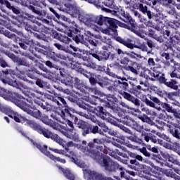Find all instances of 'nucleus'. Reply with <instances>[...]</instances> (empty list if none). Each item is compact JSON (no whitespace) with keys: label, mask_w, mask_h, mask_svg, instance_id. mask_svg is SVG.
<instances>
[{"label":"nucleus","mask_w":180,"mask_h":180,"mask_svg":"<svg viewBox=\"0 0 180 180\" xmlns=\"http://www.w3.org/2000/svg\"><path fill=\"white\" fill-rule=\"evenodd\" d=\"M64 6H65L66 8L61 7L60 11L68 12L69 15L73 18H78L79 20L83 22L88 27L96 29L98 25V26L106 25L108 28L101 29V33L108 34V36H112V37L117 36V25H116L117 20L116 19H105V17L102 15L95 16L85 13L82 11H79V8L76 5L71 4H65Z\"/></svg>","instance_id":"f257e3e1"},{"label":"nucleus","mask_w":180,"mask_h":180,"mask_svg":"<svg viewBox=\"0 0 180 180\" xmlns=\"http://www.w3.org/2000/svg\"><path fill=\"white\" fill-rule=\"evenodd\" d=\"M178 20H173L169 23V27L172 29V34H179L180 30V20L178 17H176Z\"/></svg>","instance_id":"5701e85b"},{"label":"nucleus","mask_w":180,"mask_h":180,"mask_svg":"<svg viewBox=\"0 0 180 180\" xmlns=\"http://www.w3.org/2000/svg\"><path fill=\"white\" fill-rule=\"evenodd\" d=\"M0 53H2L3 54H5V56H7V57H8V58H11L13 61H14L15 59L16 58V55L8 51L0 49Z\"/></svg>","instance_id":"09e8293b"},{"label":"nucleus","mask_w":180,"mask_h":180,"mask_svg":"<svg viewBox=\"0 0 180 180\" xmlns=\"http://www.w3.org/2000/svg\"><path fill=\"white\" fill-rule=\"evenodd\" d=\"M142 112H145L146 115H150V116H157V113L153 110H150V109H148L147 108H141Z\"/></svg>","instance_id":"13d9d810"},{"label":"nucleus","mask_w":180,"mask_h":180,"mask_svg":"<svg viewBox=\"0 0 180 180\" xmlns=\"http://www.w3.org/2000/svg\"><path fill=\"white\" fill-rule=\"evenodd\" d=\"M28 9H30V11H32L33 13H35L36 15H39V16H46V15H47V12L46 11L44 10L40 11L37 8L32 5L28 6Z\"/></svg>","instance_id":"473e14b6"},{"label":"nucleus","mask_w":180,"mask_h":180,"mask_svg":"<svg viewBox=\"0 0 180 180\" xmlns=\"http://www.w3.org/2000/svg\"><path fill=\"white\" fill-rule=\"evenodd\" d=\"M0 4L1 5H6V8L11 11H13V13H15V15H19L20 13V11L18 8L11 6V3L6 0H0Z\"/></svg>","instance_id":"bb28decb"},{"label":"nucleus","mask_w":180,"mask_h":180,"mask_svg":"<svg viewBox=\"0 0 180 180\" xmlns=\"http://www.w3.org/2000/svg\"><path fill=\"white\" fill-rule=\"evenodd\" d=\"M0 112L8 115L9 117L13 119L17 123H20L21 122H23L25 123V121L26 120V118L25 117H22V115H19L18 112H15L12 110V108H11V107L8 105H2L1 103Z\"/></svg>","instance_id":"2eb2a0df"},{"label":"nucleus","mask_w":180,"mask_h":180,"mask_svg":"<svg viewBox=\"0 0 180 180\" xmlns=\"http://www.w3.org/2000/svg\"><path fill=\"white\" fill-rule=\"evenodd\" d=\"M44 124H46L47 126H50V127H52V129H57V126L56 125V122H53L51 119H49V116L47 115H41L39 118Z\"/></svg>","instance_id":"a878e982"},{"label":"nucleus","mask_w":180,"mask_h":180,"mask_svg":"<svg viewBox=\"0 0 180 180\" xmlns=\"http://www.w3.org/2000/svg\"><path fill=\"white\" fill-rule=\"evenodd\" d=\"M67 99L70 101V102H72L73 103H76L77 101L78 100V97L75 94H70V96H68Z\"/></svg>","instance_id":"052dcab7"},{"label":"nucleus","mask_w":180,"mask_h":180,"mask_svg":"<svg viewBox=\"0 0 180 180\" xmlns=\"http://www.w3.org/2000/svg\"><path fill=\"white\" fill-rule=\"evenodd\" d=\"M139 119L145 123H151V119H150V117L146 115H143V116H140Z\"/></svg>","instance_id":"774afa93"},{"label":"nucleus","mask_w":180,"mask_h":180,"mask_svg":"<svg viewBox=\"0 0 180 180\" xmlns=\"http://www.w3.org/2000/svg\"><path fill=\"white\" fill-rule=\"evenodd\" d=\"M0 96L6 101H11L15 105L28 115H30V116H32V117L35 119H40L41 117V112L39 110H32L30 105L26 103V98H23L22 95L18 93H12V91L8 89L0 87Z\"/></svg>","instance_id":"7ed1b4c3"},{"label":"nucleus","mask_w":180,"mask_h":180,"mask_svg":"<svg viewBox=\"0 0 180 180\" xmlns=\"http://www.w3.org/2000/svg\"><path fill=\"white\" fill-rule=\"evenodd\" d=\"M30 141L31 143H32L33 146L37 147V148H38V150L41 151V153L46 155V157H49V158H50V160H52V161H54L55 162H60L61 164H65V162H67V161H65V159H61L60 157H56L54 156V155L50 153V152L47 150V146L44 145L41 146L40 143H37L32 139L30 140Z\"/></svg>","instance_id":"4468645a"},{"label":"nucleus","mask_w":180,"mask_h":180,"mask_svg":"<svg viewBox=\"0 0 180 180\" xmlns=\"http://www.w3.org/2000/svg\"><path fill=\"white\" fill-rule=\"evenodd\" d=\"M86 57H84L83 60L84 62L83 63H79V62H75V61H72V65H75V64H77V65H85L86 67H88L89 68H93V70L96 69V64L92 63L91 61H90L89 60L86 59Z\"/></svg>","instance_id":"b1692460"},{"label":"nucleus","mask_w":180,"mask_h":180,"mask_svg":"<svg viewBox=\"0 0 180 180\" xmlns=\"http://www.w3.org/2000/svg\"><path fill=\"white\" fill-rule=\"evenodd\" d=\"M115 85H117V90L119 92L120 95L124 98V99H126L127 101H129V102H131V103H134L136 106V108H140V103L141 101L139 100V98L131 96V94L123 91H127V89L129 88V84L126 82H120V80L115 81Z\"/></svg>","instance_id":"6e6552de"},{"label":"nucleus","mask_w":180,"mask_h":180,"mask_svg":"<svg viewBox=\"0 0 180 180\" xmlns=\"http://www.w3.org/2000/svg\"><path fill=\"white\" fill-rule=\"evenodd\" d=\"M96 115L103 120H106L108 123L114 124V126H117V124H119V120L112 116L110 113L106 112L102 106H98L96 108Z\"/></svg>","instance_id":"ddd939ff"},{"label":"nucleus","mask_w":180,"mask_h":180,"mask_svg":"<svg viewBox=\"0 0 180 180\" xmlns=\"http://www.w3.org/2000/svg\"><path fill=\"white\" fill-rule=\"evenodd\" d=\"M73 66H74L73 68H78L77 70L78 72H80V74H82L83 75H84L86 78H89V77H91L90 72H88V71L85 70L84 68H79V66L77 64H75V65Z\"/></svg>","instance_id":"ea45409f"},{"label":"nucleus","mask_w":180,"mask_h":180,"mask_svg":"<svg viewBox=\"0 0 180 180\" xmlns=\"http://www.w3.org/2000/svg\"><path fill=\"white\" fill-rule=\"evenodd\" d=\"M99 97L94 95H91L88 97L87 101L91 103V105H96L98 103V101H99Z\"/></svg>","instance_id":"8fccbe9b"},{"label":"nucleus","mask_w":180,"mask_h":180,"mask_svg":"<svg viewBox=\"0 0 180 180\" xmlns=\"http://www.w3.org/2000/svg\"><path fill=\"white\" fill-rule=\"evenodd\" d=\"M25 39H23V42L25 44L26 46L31 50V49H34V41L33 39H31L29 37H24Z\"/></svg>","instance_id":"f704fd0d"},{"label":"nucleus","mask_w":180,"mask_h":180,"mask_svg":"<svg viewBox=\"0 0 180 180\" xmlns=\"http://www.w3.org/2000/svg\"><path fill=\"white\" fill-rule=\"evenodd\" d=\"M116 40L121 44H123V46H125V47H127V49H130V50H133V49H139V50H141V51H143L145 53L148 51V48L147 47V46H137L131 43L132 41L130 39H123L122 37H117Z\"/></svg>","instance_id":"f3484780"},{"label":"nucleus","mask_w":180,"mask_h":180,"mask_svg":"<svg viewBox=\"0 0 180 180\" xmlns=\"http://www.w3.org/2000/svg\"><path fill=\"white\" fill-rule=\"evenodd\" d=\"M79 108H82V109H84V110H86V112H92L94 108H92L89 104H86L85 103H79L78 104Z\"/></svg>","instance_id":"a18cd8bd"},{"label":"nucleus","mask_w":180,"mask_h":180,"mask_svg":"<svg viewBox=\"0 0 180 180\" xmlns=\"http://www.w3.org/2000/svg\"><path fill=\"white\" fill-rule=\"evenodd\" d=\"M89 144H93V145L94 146V150H95V151H99V150H98L99 147L96 146H95V143H92V142L89 143L88 145L86 146V141H82V145H78V146H77V148H78L80 151H82V153H84V151H82V150H81V147H82L83 148H88V147L89 146Z\"/></svg>","instance_id":"4c0bfd02"},{"label":"nucleus","mask_w":180,"mask_h":180,"mask_svg":"<svg viewBox=\"0 0 180 180\" xmlns=\"http://www.w3.org/2000/svg\"><path fill=\"white\" fill-rule=\"evenodd\" d=\"M62 84H64L67 86H71V88H76V89H78L80 91V92H82V94H86V92H91V94H94L95 95H101V92L99 90L94 89H91L88 87L86 85L84 84L81 82L78 77H74L71 75L67 76L65 78L62 79L60 80Z\"/></svg>","instance_id":"39448f33"},{"label":"nucleus","mask_w":180,"mask_h":180,"mask_svg":"<svg viewBox=\"0 0 180 180\" xmlns=\"http://www.w3.org/2000/svg\"><path fill=\"white\" fill-rule=\"evenodd\" d=\"M127 56H128L129 57H130L131 58H132L133 60H139L143 58V57L141 56L140 54L139 53H136L135 52H129L127 53Z\"/></svg>","instance_id":"3c124183"},{"label":"nucleus","mask_w":180,"mask_h":180,"mask_svg":"<svg viewBox=\"0 0 180 180\" xmlns=\"http://www.w3.org/2000/svg\"><path fill=\"white\" fill-rule=\"evenodd\" d=\"M163 174H165L166 176H170V178H172L174 173L172 172V169H164Z\"/></svg>","instance_id":"338daca9"},{"label":"nucleus","mask_w":180,"mask_h":180,"mask_svg":"<svg viewBox=\"0 0 180 180\" xmlns=\"http://www.w3.org/2000/svg\"><path fill=\"white\" fill-rule=\"evenodd\" d=\"M119 15H121L122 17L124 18L122 19L121 18V20H123V22H125L126 23L129 22L131 26H135V22L134 20H133V18L130 15V13L124 11L122 7H119Z\"/></svg>","instance_id":"412c9836"},{"label":"nucleus","mask_w":180,"mask_h":180,"mask_svg":"<svg viewBox=\"0 0 180 180\" xmlns=\"http://www.w3.org/2000/svg\"><path fill=\"white\" fill-rule=\"evenodd\" d=\"M104 102H105L106 108L112 109V110H116V104L115 102H117V98L113 94H109L104 98Z\"/></svg>","instance_id":"6ab92c4d"},{"label":"nucleus","mask_w":180,"mask_h":180,"mask_svg":"<svg viewBox=\"0 0 180 180\" xmlns=\"http://www.w3.org/2000/svg\"><path fill=\"white\" fill-rule=\"evenodd\" d=\"M103 12H107L108 13H111L112 15H114V16H117L118 19H122V17L119 16V7H115V11H110L109 8H106L103 7V5H102V8H100Z\"/></svg>","instance_id":"2f4dec72"},{"label":"nucleus","mask_w":180,"mask_h":180,"mask_svg":"<svg viewBox=\"0 0 180 180\" xmlns=\"http://www.w3.org/2000/svg\"><path fill=\"white\" fill-rule=\"evenodd\" d=\"M143 15H146L148 17V19L151 20L153 19V16H154V13L148 9V8L143 12L142 13Z\"/></svg>","instance_id":"69168bd1"},{"label":"nucleus","mask_w":180,"mask_h":180,"mask_svg":"<svg viewBox=\"0 0 180 180\" xmlns=\"http://www.w3.org/2000/svg\"><path fill=\"white\" fill-rule=\"evenodd\" d=\"M156 12H158L155 15V20L156 23H162V19H164V14H162V12L158 11V9H156Z\"/></svg>","instance_id":"a19ab883"},{"label":"nucleus","mask_w":180,"mask_h":180,"mask_svg":"<svg viewBox=\"0 0 180 180\" xmlns=\"http://www.w3.org/2000/svg\"><path fill=\"white\" fill-rule=\"evenodd\" d=\"M86 2L89 4H93L94 6L97 8V9H101L102 8V0H84Z\"/></svg>","instance_id":"79ce46f5"},{"label":"nucleus","mask_w":180,"mask_h":180,"mask_svg":"<svg viewBox=\"0 0 180 180\" xmlns=\"http://www.w3.org/2000/svg\"><path fill=\"white\" fill-rule=\"evenodd\" d=\"M94 39H98V40H102L103 43H110V39H106V37H102L100 34L92 35Z\"/></svg>","instance_id":"5fc2aeb1"},{"label":"nucleus","mask_w":180,"mask_h":180,"mask_svg":"<svg viewBox=\"0 0 180 180\" xmlns=\"http://www.w3.org/2000/svg\"><path fill=\"white\" fill-rule=\"evenodd\" d=\"M44 73L40 72V71L37 70L35 68H30V69H20L19 67L15 68V75L18 77V78H20V79H22V81H25V82H28V84H34L33 81H30L27 79V77H26V75L29 78H31V79H36V75L34 74H38V75H42L44 78H51V72L47 70V68H44Z\"/></svg>","instance_id":"20e7f679"},{"label":"nucleus","mask_w":180,"mask_h":180,"mask_svg":"<svg viewBox=\"0 0 180 180\" xmlns=\"http://www.w3.org/2000/svg\"><path fill=\"white\" fill-rule=\"evenodd\" d=\"M160 119L167 122V124L160 122V125L156 124V127L159 129V130H162V129H164V126H167L170 134L177 140H180V132L179 130L176 129V126H178V124L174 122V117L171 115H167L165 112H163V114L160 115Z\"/></svg>","instance_id":"423d86ee"},{"label":"nucleus","mask_w":180,"mask_h":180,"mask_svg":"<svg viewBox=\"0 0 180 180\" xmlns=\"http://www.w3.org/2000/svg\"><path fill=\"white\" fill-rule=\"evenodd\" d=\"M113 146H115V147H117L118 148H120L121 150H123L124 151L125 148L124 147L122 146L120 144H124V139L122 138H117L115 139V141H114L112 142Z\"/></svg>","instance_id":"e433bc0d"},{"label":"nucleus","mask_w":180,"mask_h":180,"mask_svg":"<svg viewBox=\"0 0 180 180\" xmlns=\"http://www.w3.org/2000/svg\"><path fill=\"white\" fill-rule=\"evenodd\" d=\"M90 56H92V57L96 58V60H98V61H108L109 57H110V52L108 51H100L98 54L90 53Z\"/></svg>","instance_id":"4be33fe9"},{"label":"nucleus","mask_w":180,"mask_h":180,"mask_svg":"<svg viewBox=\"0 0 180 180\" xmlns=\"http://www.w3.org/2000/svg\"><path fill=\"white\" fill-rule=\"evenodd\" d=\"M150 77H152V79H158L160 84H164L168 88H171V89L178 90V82L175 79H170V81L167 82L165 75L160 71L153 70L150 72Z\"/></svg>","instance_id":"1a4fd4ad"},{"label":"nucleus","mask_w":180,"mask_h":180,"mask_svg":"<svg viewBox=\"0 0 180 180\" xmlns=\"http://www.w3.org/2000/svg\"><path fill=\"white\" fill-rule=\"evenodd\" d=\"M84 176L87 180H103L105 178L102 174L88 169L84 171Z\"/></svg>","instance_id":"a211bd4d"},{"label":"nucleus","mask_w":180,"mask_h":180,"mask_svg":"<svg viewBox=\"0 0 180 180\" xmlns=\"http://www.w3.org/2000/svg\"><path fill=\"white\" fill-rule=\"evenodd\" d=\"M51 139V140H53V141H56V143L58 144H60V146H63V144H64V141L63 139H60L58 134H52Z\"/></svg>","instance_id":"37998d69"},{"label":"nucleus","mask_w":180,"mask_h":180,"mask_svg":"<svg viewBox=\"0 0 180 180\" xmlns=\"http://www.w3.org/2000/svg\"><path fill=\"white\" fill-rule=\"evenodd\" d=\"M96 79V82L100 85V86H103V77L100 75H93Z\"/></svg>","instance_id":"864d4df0"},{"label":"nucleus","mask_w":180,"mask_h":180,"mask_svg":"<svg viewBox=\"0 0 180 180\" xmlns=\"http://www.w3.org/2000/svg\"><path fill=\"white\" fill-rule=\"evenodd\" d=\"M143 15H146L148 17V19L151 20L153 19V16H154V13L148 9V8L143 12L142 13Z\"/></svg>","instance_id":"0e129e2a"},{"label":"nucleus","mask_w":180,"mask_h":180,"mask_svg":"<svg viewBox=\"0 0 180 180\" xmlns=\"http://www.w3.org/2000/svg\"><path fill=\"white\" fill-rule=\"evenodd\" d=\"M120 122L126 126H129V127H131V129H134V130H136L139 133H141V131L144 130V127H143V125H140V124L137 123L136 120L129 116H125L124 118L120 119Z\"/></svg>","instance_id":"dca6fc26"},{"label":"nucleus","mask_w":180,"mask_h":180,"mask_svg":"<svg viewBox=\"0 0 180 180\" xmlns=\"http://www.w3.org/2000/svg\"><path fill=\"white\" fill-rule=\"evenodd\" d=\"M157 136H158V137H160V139L165 140V141H167V143H171V139L165 134L158 133Z\"/></svg>","instance_id":"680f3d73"},{"label":"nucleus","mask_w":180,"mask_h":180,"mask_svg":"<svg viewBox=\"0 0 180 180\" xmlns=\"http://www.w3.org/2000/svg\"><path fill=\"white\" fill-rule=\"evenodd\" d=\"M25 95L27 96L26 98L28 103H36L38 106H40L44 110L49 112L51 109V106L48 102L42 101L40 100V96L43 95V93L39 91L31 90L27 91Z\"/></svg>","instance_id":"0eeeda50"},{"label":"nucleus","mask_w":180,"mask_h":180,"mask_svg":"<svg viewBox=\"0 0 180 180\" xmlns=\"http://www.w3.org/2000/svg\"><path fill=\"white\" fill-rule=\"evenodd\" d=\"M59 72H60V77H59V81H62L64 78L68 77V75H70V73H68V70L62 68V69H59Z\"/></svg>","instance_id":"49530a36"},{"label":"nucleus","mask_w":180,"mask_h":180,"mask_svg":"<svg viewBox=\"0 0 180 180\" xmlns=\"http://www.w3.org/2000/svg\"><path fill=\"white\" fill-rule=\"evenodd\" d=\"M24 123H25V124L27 126H29V127H31V129H33V130H35L38 133H39V130H40V129L41 127L40 125H39L34 121L27 120V118H25V121H24Z\"/></svg>","instance_id":"c85d7f7f"},{"label":"nucleus","mask_w":180,"mask_h":180,"mask_svg":"<svg viewBox=\"0 0 180 180\" xmlns=\"http://www.w3.org/2000/svg\"><path fill=\"white\" fill-rule=\"evenodd\" d=\"M4 77L5 79H1V81L4 84H8V85H11V86H13L14 88H17V89H20V91H23V89H27V86L23 85L20 83H18L16 80H13L9 78L12 76V75L15 74V72L11 69H6L4 71H2Z\"/></svg>","instance_id":"9d476101"},{"label":"nucleus","mask_w":180,"mask_h":180,"mask_svg":"<svg viewBox=\"0 0 180 180\" xmlns=\"http://www.w3.org/2000/svg\"><path fill=\"white\" fill-rule=\"evenodd\" d=\"M137 6L138 9H139L140 12H141L142 13H143L148 8V7L146 4L141 3H139L137 4Z\"/></svg>","instance_id":"bf43d9fd"},{"label":"nucleus","mask_w":180,"mask_h":180,"mask_svg":"<svg viewBox=\"0 0 180 180\" xmlns=\"http://www.w3.org/2000/svg\"><path fill=\"white\" fill-rule=\"evenodd\" d=\"M131 32L136 34L139 37H141V39H144L146 36H144V34L140 30L136 29V22L134 26L131 25V30H129Z\"/></svg>","instance_id":"58836bf2"},{"label":"nucleus","mask_w":180,"mask_h":180,"mask_svg":"<svg viewBox=\"0 0 180 180\" xmlns=\"http://www.w3.org/2000/svg\"><path fill=\"white\" fill-rule=\"evenodd\" d=\"M149 98L152 102L157 103V105H160L163 109H165V110L168 112V113H172L174 112L175 108H173L171 105L167 103H162L158 98L153 96H150Z\"/></svg>","instance_id":"aec40b11"},{"label":"nucleus","mask_w":180,"mask_h":180,"mask_svg":"<svg viewBox=\"0 0 180 180\" xmlns=\"http://www.w3.org/2000/svg\"><path fill=\"white\" fill-rule=\"evenodd\" d=\"M162 156L163 158H165L167 161H169V162H172V164H178V160H176V158L174 155H171L169 153H164L162 154Z\"/></svg>","instance_id":"7c9ffc66"},{"label":"nucleus","mask_w":180,"mask_h":180,"mask_svg":"<svg viewBox=\"0 0 180 180\" xmlns=\"http://www.w3.org/2000/svg\"><path fill=\"white\" fill-rule=\"evenodd\" d=\"M103 4L105 5V6H107L108 8H110L111 9H113L116 6V4L115 3V0H105Z\"/></svg>","instance_id":"de8ad7c7"},{"label":"nucleus","mask_w":180,"mask_h":180,"mask_svg":"<svg viewBox=\"0 0 180 180\" xmlns=\"http://www.w3.org/2000/svg\"><path fill=\"white\" fill-rule=\"evenodd\" d=\"M38 133H39V134H43V136H44L46 139H51V136H53V134L51 131L42 128L41 127L39 128Z\"/></svg>","instance_id":"c9c22d12"},{"label":"nucleus","mask_w":180,"mask_h":180,"mask_svg":"<svg viewBox=\"0 0 180 180\" xmlns=\"http://www.w3.org/2000/svg\"><path fill=\"white\" fill-rule=\"evenodd\" d=\"M13 63H16V64H18V67L22 65L23 67H27V68H30V64L27 63V60H26L25 58H19L15 56V59H14Z\"/></svg>","instance_id":"cd10ccee"},{"label":"nucleus","mask_w":180,"mask_h":180,"mask_svg":"<svg viewBox=\"0 0 180 180\" xmlns=\"http://www.w3.org/2000/svg\"><path fill=\"white\" fill-rule=\"evenodd\" d=\"M119 105L122 108H125V109H130L131 110H134L135 113H140V110L139 108H134L129 107L127 104H126V103L123 101H120Z\"/></svg>","instance_id":"c03bdc74"},{"label":"nucleus","mask_w":180,"mask_h":180,"mask_svg":"<svg viewBox=\"0 0 180 180\" xmlns=\"http://www.w3.org/2000/svg\"><path fill=\"white\" fill-rule=\"evenodd\" d=\"M49 150L50 151H53L56 154H61L62 155H65L68 158H71L72 162H74L75 164H76V165H77V167H80V168H82V167H84V163L81 162V160L77 158V155H75V153L74 151H70V149H68V148H66L65 150H58L53 148H49Z\"/></svg>","instance_id":"f8f14e48"},{"label":"nucleus","mask_w":180,"mask_h":180,"mask_svg":"<svg viewBox=\"0 0 180 180\" xmlns=\"http://www.w3.org/2000/svg\"><path fill=\"white\" fill-rule=\"evenodd\" d=\"M74 34H77V33H73L72 37H72L73 40H75L76 43H82V44H84L86 47H89V49H91V47H89V44H88V42L85 41V37H84V35L77 34L75 36Z\"/></svg>","instance_id":"393cba45"},{"label":"nucleus","mask_w":180,"mask_h":180,"mask_svg":"<svg viewBox=\"0 0 180 180\" xmlns=\"http://www.w3.org/2000/svg\"><path fill=\"white\" fill-rule=\"evenodd\" d=\"M91 133V127L89 126L86 125L83 129H82V136L85 137L86 134H89Z\"/></svg>","instance_id":"e2e57ef3"},{"label":"nucleus","mask_w":180,"mask_h":180,"mask_svg":"<svg viewBox=\"0 0 180 180\" xmlns=\"http://www.w3.org/2000/svg\"><path fill=\"white\" fill-rule=\"evenodd\" d=\"M87 41L93 47H97V46H98V44L99 43L96 39L91 38V37H88Z\"/></svg>","instance_id":"4d7b16f0"},{"label":"nucleus","mask_w":180,"mask_h":180,"mask_svg":"<svg viewBox=\"0 0 180 180\" xmlns=\"http://www.w3.org/2000/svg\"><path fill=\"white\" fill-rule=\"evenodd\" d=\"M49 99L57 105L58 108H61L58 111H56V115L58 117L54 116L53 114L51 115V117L57 120V122H60L63 124H66L68 125L70 129H67L65 127H63L59 131L67 137V139H70V140H73L74 141L78 142L79 141V135L78 133L75 131V129L74 128V123L71 122L70 120H67V116H71V113H70V110H71V108L68 106L67 104V101L63 97H54L49 96ZM61 102V103H60Z\"/></svg>","instance_id":"f03ea898"},{"label":"nucleus","mask_w":180,"mask_h":180,"mask_svg":"<svg viewBox=\"0 0 180 180\" xmlns=\"http://www.w3.org/2000/svg\"><path fill=\"white\" fill-rule=\"evenodd\" d=\"M28 9H30V11H32L33 13H35L36 15H39V16H46V15H47V12L46 11L44 10L40 11L37 8L32 5L28 6Z\"/></svg>","instance_id":"72a5a7b5"},{"label":"nucleus","mask_w":180,"mask_h":180,"mask_svg":"<svg viewBox=\"0 0 180 180\" xmlns=\"http://www.w3.org/2000/svg\"><path fill=\"white\" fill-rule=\"evenodd\" d=\"M70 29L68 30V26L65 25V24L62 23L60 27H56V29L58 32H62L68 34L69 37H72L73 33H79L80 27L78 26V24L75 22V21L70 20L69 22Z\"/></svg>","instance_id":"9b49d317"},{"label":"nucleus","mask_w":180,"mask_h":180,"mask_svg":"<svg viewBox=\"0 0 180 180\" xmlns=\"http://www.w3.org/2000/svg\"><path fill=\"white\" fill-rule=\"evenodd\" d=\"M148 67H153V70L151 71H149V74L151 75V72H153V71H158L157 70L161 68V65L159 63H155V62L154 61V58H149L148 59ZM155 68L157 70H155Z\"/></svg>","instance_id":"c756f323"},{"label":"nucleus","mask_w":180,"mask_h":180,"mask_svg":"<svg viewBox=\"0 0 180 180\" xmlns=\"http://www.w3.org/2000/svg\"><path fill=\"white\" fill-rule=\"evenodd\" d=\"M154 91L155 94H157V95H158V96H160V98H165V96H167V93L165 92V91L162 90L161 89L155 87Z\"/></svg>","instance_id":"603ef678"},{"label":"nucleus","mask_w":180,"mask_h":180,"mask_svg":"<svg viewBox=\"0 0 180 180\" xmlns=\"http://www.w3.org/2000/svg\"><path fill=\"white\" fill-rule=\"evenodd\" d=\"M70 36L68 35H62V37H60V39H59V41H61L62 43H65V44H68L70 43V41H71V39L69 38Z\"/></svg>","instance_id":"6e6d98bb"}]
</instances>
